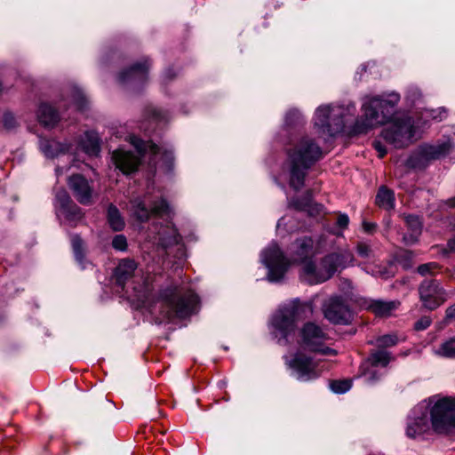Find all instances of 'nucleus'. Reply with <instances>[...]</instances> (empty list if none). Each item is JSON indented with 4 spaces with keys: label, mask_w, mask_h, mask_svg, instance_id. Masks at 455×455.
Here are the masks:
<instances>
[{
    "label": "nucleus",
    "mask_w": 455,
    "mask_h": 455,
    "mask_svg": "<svg viewBox=\"0 0 455 455\" xmlns=\"http://www.w3.org/2000/svg\"><path fill=\"white\" fill-rule=\"evenodd\" d=\"M400 95L390 92L387 95L367 97L362 105L361 118L353 119L349 108L331 104L319 106L315 112L314 130L323 140L353 138L366 133L371 128L388 123Z\"/></svg>",
    "instance_id": "obj_1"
},
{
    "label": "nucleus",
    "mask_w": 455,
    "mask_h": 455,
    "mask_svg": "<svg viewBox=\"0 0 455 455\" xmlns=\"http://www.w3.org/2000/svg\"><path fill=\"white\" fill-rule=\"evenodd\" d=\"M320 148L318 144H295L288 153L290 186L299 190L304 186L307 170L331 151V144Z\"/></svg>",
    "instance_id": "obj_2"
},
{
    "label": "nucleus",
    "mask_w": 455,
    "mask_h": 455,
    "mask_svg": "<svg viewBox=\"0 0 455 455\" xmlns=\"http://www.w3.org/2000/svg\"><path fill=\"white\" fill-rule=\"evenodd\" d=\"M160 298L166 307L164 316L169 320L190 315L198 303L197 295L181 286H170L163 290Z\"/></svg>",
    "instance_id": "obj_3"
},
{
    "label": "nucleus",
    "mask_w": 455,
    "mask_h": 455,
    "mask_svg": "<svg viewBox=\"0 0 455 455\" xmlns=\"http://www.w3.org/2000/svg\"><path fill=\"white\" fill-rule=\"evenodd\" d=\"M310 303L294 299L282 306L273 315L271 324L286 338L295 330L296 323L312 314Z\"/></svg>",
    "instance_id": "obj_4"
},
{
    "label": "nucleus",
    "mask_w": 455,
    "mask_h": 455,
    "mask_svg": "<svg viewBox=\"0 0 455 455\" xmlns=\"http://www.w3.org/2000/svg\"><path fill=\"white\" fill-rule=\"evenodd\" d=\"M430 418L432 427L438 434L455 428V396L437 399L431 408Z\"/></svg>",
    "instance_id": "obj_5"
},
{
    "label": "nucleus",
    "mask_w": 455,
    "mask_h": 455,
    "mask_svg": "<svg viewBox=\"0 0 455 455\" xmlns=\"http://www.w3.org/2000/svg\"><path fill=\"white\" fill-rule=\"evenodd\" d=\"M132 145V150L117 149L112 154L114 164L124 174H130L138 170L148 149L152 154H156L158 149L157 144Z\"/></svg>",
    "instance_id": "obj_6"
},
{
    "label": "nucleus",
    "mask_w": 455,
    "mask_h": 455,
    "mask_svg": "<svg viewBox=\"0 0 455 455\" xmlns=\"http://www.w3.org/2000/svg\"><path fill=\"white\" fill-rule=\"evenodd\" d=\"M302 346L311 352L325 355H336V350L326 347L329 339L328 334L317 324L312 322L306 323L300 330Z\"/></svg>",
    "instance_id": "obj_7"
},
{
    "label": "nucleus",
    "mask_w": 455,
    "mask_h": 455,
    "mask_svg": "<svg viewBox=\"0 0 455 455\" xmlns=\"http://www.w3.org/2000/svg\"><path fill=\"white\" fill-rule=\"evenodd\" d=\"M286 365L292 371L296 379L302 382L314 380L323 372L319 363L301 352H297L292 358L286 359Z\"/></svg>",
    "instance_id": "obj_8"
},
{
    "label": "nucleus",
    "mask_w": 455,
    "mask_h": 455,
    "mask_svg": "<svg viewBox=\"0 0 455 455\" xmlns=\"http://www.w3.org/2000/svg\"><path fill=\"white\" fill-rule=\"evenodd\" d=\"M262 262L268 269L267 277L271 282L280 281L287 271L289 261L277 244H270L261 254Z\"/></svg>",
    "instance_id": "obj_9"
},
{
    "label": "nucleus",
    "mask_w": 455,
    "mask_h": 455,
    "mask_svg": "<svg viewBox=\"0 0 455 455\" xmlns=\"http://www.w3.org/2000/svg\"><path fill=\"white\" fill-rule=\"evenodd\" d=\"M451 144H423L419 151L411 155L404 163L409 169L424 168L428 161L438 159L449 153Z\"/></svg>",
    "instance_id": "obj_10"
},
{
    "label": "nucleus",
    "mask_w": 455,
    "mask_h": 455,
    "mask_svg": "<svg viewBox=\"0 0 455 455\" xmlns=\"http://www.w3.org/2000/svg\"><path fill=\"white\" fill-rule=\"evenodd\" d=\"M419 292L423 306L429 310L437 308L447 299L445 291L436 280L423 281L419 287Z\"/></svg>",
    "instance_id": "obj_11"
},
{
    "label": "nucleus",
    "mask_w": 455,
    "mask_h": 455,
    "mask_svg": "<svg viewBox=\"0 0 455 455\" xmlns=\"http://www.w3.org/2000/svg\"><path fill=\"white\" fill-rule=\"evenodd\" d=\"M324 317L333 324H348L353 314L340 297L331 298L323 306Z\"/></svg>",
    "instance_id": "obj_12"
},
{
    "label": "nucleus",
    "mask_w": 455,
    "mask_h": 455,
    "mask_svg": "<svg viewBox=\"0 0 455 455\" xmlns=\"http://www.w3.org/2000/svg\"><path fill=\"white\" fill-rule=\"evenodd\" d=\"M68 185L75 198L83 205H92L94 203L95 193L92 182L82 174H74L68 180Z\"/></svg>",
    "instance_id": "obj_13"
},
{
    "label": "nucleus",
    "mask_w": 455,
    "mask_h": 455,
    "mask_svg": "<svg viewBox=\"0 0 455 455\" xmlns=\"http://www.w3.org/2000/svg\"><path fill=\"white\" fill-rule=\"evenodd\" d=\"M150 63L148 59L133 64L131 68L122 71L119 75V81L122 84H142L148 79V72Z\"/></svg>",
    "instance_id": "obj_14"
},
{
    "label": "nucleus",
    "mask_w": 455,
    "mask_h": 455,
    "mask_svg": "<svg viewBox=\"0 0 455 455\" xmlns=\"http://www.w3.org/2000/svg\"><path fill=\"white\" fill-rule=\"evenodd\" d=\"M138 268V263L129 258L122 259L114 269L113 278L115 283L124 288V285L134 276Z\"/></svg>",
    "instance_id": "obj_15"
},
{
    "label": "nucleus",
    "mask_w": 455,
    "mask_h": 455,
    "mask_svg": "<svg viewBox=\"0 0 455 455\" xmlns=\"http://www.w3.org/2000/svg\"><path fill=\"white\" fill-rule=\"evenodd\" d=\"M392 132V142H397L401 140H411L417 136V128L414 127L411 118L396 120L390 124Z\"/></svg>",
    "instance_id": "obj_16"
},
{
    "label": "nucleus",
    "mask_w": 455,
    "mask_h": 455,
    "mask_svg": "<svg viewBox=\"0 0 455 455\" xmlns=\"http://www.w3.org/2000/svg\"><path fill=\"white\" fill-rule=\"evenodd\" d=\"M353 255L350 252L345 253H331L327 255L323 262V267L324 268L323 275L326 277V281L330 279L339 267H343L344 262L347 260H352Z\"/></svg>",
    "instance_id": "obj_17"
},
{
    "label": "nucleus",
    "mask_w": 455,
    "mask_h": 455,
    "mask_svg": "<svg viewBox=\"0 0 455 455\" xmlns=\"http://www.w3.org/2000/svg\"><path fill=\"white\" fill-rule=\"evenodd\" d=\"M404 221L408 228V233L403 235V240L406 244L415 243L422 230V224L419 217L408 215L404 217Z\"/></svg>",
    "instance_id": "obj_18"
},
{
    "label": "nucleus",
    "mask_w": 455,
    "mask_h": 455,
    "mask_svg": "<svg viewBox=\"0 0 455 455\" xmlns=\"http://www.w3.org/2000/svg\"><path fill=\"white\" fill-rule=\"evenodd\" d=\"M429 429L428 418L427 413L422 412L420 415L414 417L408 423L406 435L410 438H416Z\"/></svg>",
    "instance_id": "obj_19"
},
{
    "label": "nucleus",
    "mask_w": 455,
    "mask_h": 455,
    "mask_svg": "<svg viewBox=\"0 0 455 455\" xmlns=\"http://www.w3.org/2000/svg\"><path fill=\"white\" fill-rule=\"evenodd\" d=\"M300 277L304 282L309 284H316L326 281L323 273L316 269L315 263L312 261H306L304 263Z\"/></svg>",
    "instance_id": "obj_20"
},
{
    "label": "nucleus",
    "mask_w": 455,
    "mask_h": 455,
    "mask_svg": "<svg viewBox=\"0 0 455 455\" xmlns=\"http://www.w3.org/2000/svg\"><path fill=\"white\" fill-rule=\"evenodd\" d=\"M37 117L39 122L46 127H53L60 121L59 113L47 103H42L39 106Z\"/></svg>",
    "instance_id": "obj_21"
},
{
    "label": "nucleus",
    "mask_w": 455,
    "mask_h": 455,
    "mask_svg": "<svg viewBox=\"0 0 455 455\" xmlns=\"http://www.w3.org/2000/svg\"><path fill=\"white\" fill-rule=\"evenodd\" d=\"M365 272L374 277L387 280L392 278L397 273V267L393 261H389L383 265L375 266L371 268L365 267Z\"/></svg>",
    "instance_id": "obj_22"
},
{
    "label": "nucleus",
    "mask_w": 455,
    "mask_h": 455,
    "mask_svg": "<svg viewBox=\"0 0 455 455\" xmlns=\"http://www.w3.org/2000/svg\"><path fill=\"white\" fill-rule=\"evenodd\" d=\"M131 213L140 222L148 221L151 217V211L147 207L145 201L140 197L131 200Z\"/></svg>",
    "instance_id": "obj_23"
},
{
    "label": "nucleus",
    "mask_w": 455,
    "mask_h": 455,
    "mask_svg": "<svg viewBox=\"0 0 455 455\" xmlns=\"http://www.w3.org/2000/svg\"><path fill=\"white\" fill-rule=\"evenodd\" d=\"M376 204L385 210H392L395 207V194L391 189L382 186L376 196Z\"/></svg>",
    "instance_id": "obj_24"
},
{
    "label": "nucleus",
    "mask_w": 455,
    "mask_h": 455,
    "mask_svg": "<svg viewBox=\"0 0 455 455\" xmlns=\"http://www.w3.org/2000/svg\"><path fill=\"white\" fill-rule=\"evenodd\" d=\"M392 359L391 353L384 349L372 350L368 357V362L372 367H387Z\"/></svg>",
    "instance_id": "obj_25"
},
{
    "label": "nucleus",
    "mask_w": 455,
    "mask_h": 455,
    "mask_svg": "<svg viewBox=\"0 0 455 455\" xmlns=\"http://www.w3.org/2000/svg\"><path fill=\"white\" fill-rule=\"evenodd\" d=\"M108 222L114 231H121L125 226L124 218L114 204L108 208Z\"/></svg>",
    "instance_id": "obj_26"
},
{
    "label": "nucleus",
    "mask_w": 455,
    "mask_h": 455,
    "mask_svg": "<svg viewBox=\"0 0 455 455\" xmlns=\"http://www.w3.org/2000/svg\"><path fill=\"white\" fill-rule=\"evenodd\" d=\"M369 308L379 316H387L396 308L395 301L373 300L369 305Z\"/></svg>",
    "instance_id": "obj_27"
},
{
    "label": "nucleus",
    "mask_w": 455,
    "mask_h": 455,
    "mask_svg": "<svg viewBox=\"0 0 455 455\" xmlns=\"http://www.w3.org/2000/svg\"><path fill=\"white\" fill-rule=\"evenodd\" d=\"M296 253L298 255L295 260H304L311 253L313 248V240L310 237H303L295 242Z\"/></svg>",
    "instance_id": "obj_28"
},
{
    "label": "nucleus",
    "mask_w": 455,
    "mask_h": 455,
    "mask_svg": "<svg viewBox=\"0 0 455 455\" xmlns=\"http://www.w3.org/2000/svg\"><path fill=\"white\" fill-rule=\"evenodd\" d=\"M305 119L302 114L297 109H291L285 116L284 126L287 130L298 129L303 126Z\"/></svg>",
    "instance_id": "obj_29"
},
{
    "label": "nucleus",
    "mask_w": 455,
    "mask_h": 455,
    "mask_svg": "<svg viewBox=\"0 0 455 455\" xmlns=\"http://www.w3.org/2000/svg\"><path fill=\"white\" fill-rule=\"evenodd\" d=\"M68 144H41V152L48 158H55L68 150Z\"/></svg>",
    "instance_id": "obj_30"
},
{
    "label": "nucleus",
    "mask_w": 455,
    "mask_h": 455,
    "mask_svg": "<svg viewBox=\"0 0 455 455\" xmlns=\"http://www.w3.org/2000/svg\"><path fill=\"white\" fill-rule=\"evenodd\" d=\"M312 196L309 191L301 197L292 198L289 202V206L299 212H306L311 206Z\"/></svg>",
    "instance_id": "obj_31"
},
{
    "label": "nucleus",
    "mask_w": 455,
    "mask_h": 455,
    "mask_svg": "<svg viewBox=\"0 0 455 455\" xmlns=\"http://www.w3.org/2000/svg\"><path fill=\"white\" fill-rule=\"evenodd\" d=\"M61 212L70 222H76L84 216L82 209L75 203L64 208Z\"/></svg>",
    "instance_id": "obj_32"
},
{
    "label": "nucleus",
    "mask_w": 455,
    "mask_h": 455,
    "mask_svg": "<svg viewBox=\"0 0 455 455\" xmlns=\"http://www.w3.org/2000/svg\"><path fill=\"white\" fill-rule=\"evenodd\" d=\"M71 244L73 248V251L76 257V259L82 263L84 258V242L81 239V237L77 235H73L71 236Z\"/></svg>",
    "instance_id": "obj_33"
},
{
    "label": "nucleus",
    "mask_w": 455,
    "mask_h": 455,
    "mask_svg": "<svg viewBox=\"0 0 455 455\" xmlns=\"http://www.w3.org/2000/svg\"><path fill=\"white\" fill-rule=\"evenodd\" d=\"M147 116L149 122L159 124L168 120V113L156 108H149L147 110Z\"/></svg>",
    "instance_id": "obj_34"
},
{
    "label": "nucleus",
    "mask_w": 455,
    "mask_h": 455,
    "mask_svg": "<svg viewBox=\"0 0 455 455\" xmlns=\"http://www.w3.org/2000/svg\"><path fill=\"white\" fill-rule=\"evenodd\" d=\"M397 342L398 338L395 334H385L376 339L375 345L379 349H383L386 347H394L397 344Z\"/></svg>",
    "instance_id": "obj_35"
},
{
    "label": "nucleus",
    "mask_w": 455,
    "mask_h": 455,
    "mask_svg": "<svg viewBox=\"0 0 455 455\" xmlns=\"http://www.w3.org/2000/svg\"><path fill=\"white\" fill-rule=\"evenodd\" d=\"M151 216H159L162 217L164 215H167L170 212L169 204L165 199L161 198L154 202L152 207L150 208Z\"/></svg>",
    "instance_id": "obj_36"
},
{
    "label": "nucleus",
    "mask_w": 455,
    "mask_h": 455,
    "mask_svg": "<svg viewBox=\"0 0 455 455\" xmlns=\"http://www.w3.org/2000/svg\"><path fill=\"white\" fill-rule=\"evenodd\" d=\"M437 354L445 357H455V339L444 341L439 347Z\"/></svg>",
    "instance_id": "obj_37"
},
{
    "label": "nucleus",
    "mask_w": 455,
    "mask_h": 455,
    "mask_svg": "<svg viewBox=\"0 0 455 455\" xmlns=\"http://www.w3.org/2000/svg\"><path fill=\"white\" fill-rule=\"evenodd\" d=\"M414 253L411 251H403L397 256L398 263L404 268L409 269L413 266Z\"/></svg>",
    "instance_id": "obj_38"
},
{
    "label": "nucleus",
    "mask_w": 455,
    "mask_h": 455,
    "mask_svg": "<svg viewBox=\"0 0 455 455\" xmlns=\"http://www.w3.org/2000/svg\"><path fill=\"white\" fill-rule=\"evenodd\" d=\"M71 96H72V101L74 102V104L76 105V107L78 109L82 110L85 108L87 100H86L84 94L79 88L74 87L72 89Z\"/></svg>",
    "instance_id": "obj_39"
},
{
    "label": "nucleus",
    "mask_w": 455,
    "mask_h": 455,
    "mask_svg": "<svg viewBox=\"0 0 455 455\" xmlns=\"http://www.w3.org/2000/svg\"><path fill=\"white\" fill-rule=\"evenodd\" d=\"M330 387L334 393L342 394L350 389L351 381L348 379L334 380Z\"/></svg>",
    "instance_id": "obj_40"
},
{
    "label": "nucleus",
    "mask_w": 455,
    "mask_h": 455,
    "mask_svg": "<svg viewBox=\"0 0 455 455\" xmlns=\"http://www.w3.org/2000/svg\"><path fill=\"white\" fill-rule=\"evenodd\" d=\"M356 252L363 259H371L373 257L371 246L364 242H359L356 244Z\"/></svg>",
    "instance_id": "obj_41"
},
{
    "label": "nucleus",
    "mask_w": 455,
    "mask_h": 455,
    "mask_svg": "<svg viewBox=\"0 0 455 455\" xmlns=\"http://www.w3.org/2000/svg\"><path fill=\"white\" fill-rule=\"evenodd\" d=\"M440 268L438 263L436 262H428L422 265H419L417 268V272L425 276L427 275H433Z\"/></svg>",
    "instance_id": "obj_42"
},
{
    "label": "nucleus",
    "mask_w": 455,
    "mask_h": 455,
    "mask_svg": "<svg viewBox=\"0 0 455 455\" xmlns=\"http://www.w3.org/2000/svg\"><path fill=\"white\" fill-rule=\"evenodd\" d=\"M426 116L431 117L435 121H442L447 116V110L444 108H438L436 109H429L426 111Z\"/></svg>",
    "instance_id": "obj_43"
},
{
    "label": "nucleus",
    "mask_w": 455,
    "mask_h": 455,
    "mask_svg": "<svg viewBox=\"0 0 455 455\" xmlns=\"http://www.w3.org/2000/svg\"><path fill=\"white\" fill-rule=\"evenodd\" d=\"M421 92L417 86H410L407 89L405 98L410 103L414 104L421 99Z\"/></svg>",
    "instance_id": "obj_44"
},
{
    "label": "nucleus",
    "mask_w": 455,
    "mask_h": 455,
    "mask_svg": "<svg viewBox=\"0 0 455 455\" xmlns=\"http://www.w3.org/2000/svg\"><path fill=\"white\" fill-rule=\"evenodd\" d=\"M79 149L91 156H98L100 152V144H79Z\"/></svg>",
    "instance_id": "obj_45"
},
{
    "label": "nucleus",
    "mask_w": 455,
    "mask_h": 455,
    "mask_svg": "<svg viewBox=\"0 0 455 455\" xmlns=\"http://www.w3.org/2000/svg\"><path fill=\"white\" fill-rule=\"evenodd\" d=\"M112 246L118 251H125L127 249V240L124 235H116L112 240Z\"/></svg>",
    "instance_id": "obj_46"
},
{
    "label": "nucleus",
    "mask_w": 455,
    "mask_h": 455,
    "mask_svg": "<svg viewBox=\"0 0 455 455\" xmlns=\"http://www.w3.org/2000/svg\"><path fill=\"white\" fill-rule=\"evenodd\" d=\"M77 142H101V139L95 131L86 130L84 132V138L80 139Z\"/></svg>",
    "instance_id": "obj_47"
},
{
    "label": "nucleus",
    "mask_w": 455,
    "mask_h": 455,
    "mask_svg": "<svg viewBox=\"0 0 455 455\" xmlns=\"http://www.w3.org/2000/svg\"><path fill=\"white\" fill-rule=\"evenodd\" d=\"M57 201L60 204V210L62 211L64 208H66L68 205H71L74 204L70 196L67 194V192H60L56 196Z\"/></svg>",
    "instance_id": "obj_48"
},
{
    "label": "nucleus",
    "mask_w": 455,
    "mask_h": 455,
    "mask_svg": "<svg viewBox=\"0 0 455 455\" xmlns=\"http://www.w3.org/2000/svg\"><path fill=\"white\" fill-rule=\"evenodd\" d=\"M432 323V319L429 316H422L414 323V329L417 331H424L427 329Z\"/></svg>",
    "instance_id": "obj_49"
},
{
    "label": "nucleus",
    "mask_w": 455,
    "mask_h": 455,
    "mask_svg": "<svg viewBox=\"0 0 455 455\" xmlns=\"http://www.w3.org/2000/svg\"><path fill=\"white\" fill-rule=\"evenodd\" d=\"M3 124L6 129H12L16 125L15 116L10 112L4 113L3 117Z\"/></svg>",
    "instance_id": "obj_50"
},
{
    "label": "nucleus",
    "mask_w": 455,
    "mask_h": 455,
    "mask_svg": "<svg viewBox=\"0 0 455 455\" xmlns=\"http://www.w3.org/2000/svg\"><path fill=\"white\" fill-rule=\"evenodd\" d=\"M323 210V206L322 204H316V203L313 202V200H312L311 206L308 207V209H307L306 212L310 216H317L322 213Z\"/></svg>",
    "instance_id": "obj_51"
},
{
    "label": "nucleus",
    "mask_w": 455,
    "mask_h": 455,
    "mask_svg": "<svg viewBox=\"0 0 455 455\" xmlns=\"http://www.w3.org/2000/svg\"><path fill=\"white\" fill-rule=\"evenodd\" d=\"M349 223V219L347 214H339L337 218V225L341 228H346Z\"/></svg>",
    "instance_id": "obj_52"
},
{
    "label": "nucleus",
    "mask_w": 455,
    "mask_h": 455,
    "mask_svg": "<svg viewBox=\"0 0 455 455\" xmlns=\"http://www.w3.org/2000/svg\"><path fill=\"white\" fill-rule=\"evenodd\" d=\"M375 150L378 152V156L379 158L384 157L387 153V148L386 144H372Z\"/></svg>",
    "instance_id": "obj_53"
},
{
    "label": "nucleus",
    "mask_w": 455,
    "mask_h": 455,
    "mask_svg": "<svg viewBox=\"0 0 455 455\" xmlns=\"http://www.w3.org/2000/svg\"><path fill=\"white\" fill-rule=\"evenodd\" d=\"M445 318L449 321H455V304L447 307L445 311Z\"/></svg>",
    "instance_id": "obj_54"
},
{
    "label": "nucleus",
    "mask_w": 455,
    "mask_h": 455,
    "mask_svg": "<svg viewBox=\"0 0 455 455\" xmlns=\"http://www.w3.org/2000/svg\"><path fill=\"white\" fill-rule=\"evenodd\" d=\"M363 228L364 232L371 234L376 229V224L372 222L363 221Z\"/></svg>",
    "instance_id": "obj_55"
},
{
    "label": "nucleus",
    "mask_w": 455,
    "mask_h": 455,
    "mask_svg": "<svg viewBox=\"0 0 455 455\" xmlns=\"http://www.w3.org/2000/svg\"><path fill=\"white\" fill-rule=\"evenodd\" d=\"M125 140L127 142H132V143H134V142H146L145 140L137 138L135 135H129L127 138H125ZM147 142H152V140H148Z\"/></svg>",
    "instance_id": "obj_56"
},
{
    "label": "nucleus",
    "mask_w": 455,
    "mask_h": 455,
    "mask_svg": "<svg viewBox=\"0 0 455 455\" xmlns=\"http://www.w3.org/2000/svg\"><path fill=\"white\" fill-rule=\"evenodd\" d=\"M178 242H179L178 234H177L176 230H173V235H172L171 241L169 242V243H177Z\"/></svg>",
    "instance_id": "obj_57"
},
{
    "label": "nucleus",
    "mask_w": 455,
    "mask_h": 455,
    "mask_svg": "<svg viewBox=\"0 0 455 455\" xmlns=\"http://www.w3.org/2000/svg\"><path fill=\"white\" fill-rule=\"evenodd\" d=\"M448 247L451 251H455V237L448 242Z\"/></svg>",
    "instance_id": "obj_58"
},
{
    "label": "nucleus",
    "mask_w": 455,
    "mask_h": 455,
    "mask_svg": "<svg viewBox=\"0 0 455 455\" xmlns=\"http://www.w3.org/2000/svg\"><path fill=\"white\" fill-rule=\"evenodd\" d=\"M173 76H174V75H172L170 70H168V71L165 73V77H167V78H172Z\"/></svg>",
    "instance_id": "obj_59"
},
{
    "label": "nucleus",
    "mask_w": 455,
    "mask_h": 455,
    "mask_svg": "<svg viewBox=\"0 0 455 455\" xmlns=\"http://www.w3.org/2000/svg\"><path fill=\"white\" fill-rule=\"evenodd\" d=\"M453 201V204L452 205H455V197L452 199Z\"/></svg>",
    "instance_id": "obj_60"
},
{
    "label": "nucleus",
    "mask_w": 455,
    "mask_h": 455,
    "mask_svg": "<svg viewBox=\"0 0 455 455\" xmlns=\"http://www.w3.org/2000/svg\"><path fill=\"white\" fill-rule=\"evenodd\" d=\"M2 90V84L0 83V91Z\"/></svg>",
    "instance_id": "obj_61"
}]
</instances>
